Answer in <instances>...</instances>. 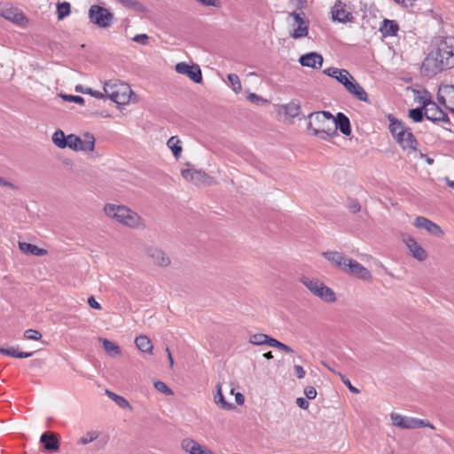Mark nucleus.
Segmentation results:
<instances>
[{
  "label": "nucleus",
  "mask_w": 454,
  "mask_h": 454,
  "mask_svg": "<svg viewBox=\"0 0 454 454\" xmlns=\"http://www.w3.org/2000/svg\"><path fill=\"white\" fill-rule=\"evenodd\" d=\"M454 66V38L441 39L434 49L425 58L421 73L425 76L432 77L442 71Z\"/></svg>",
  "instance_id": "f257e3e1"
},
{
  "label": "nucleus",
  "mask_w": 454,
  "mask_h": 454,
  "mask_svg": "<svg viewBox=\"0 0 454 454\" xmlns=\"http://www.w3.org/2000/svg\"><path fill=\"white\" fill-rule=\"evenodd\" d=\"M106 215L121 224L137 230L145 228V220L135 211L123 205L106 204L104 207Z\"/></svg>",
  "instance_id": "f03ea898"
},
{
  "label": "nucleus",
  "mask_w": 454,
  "mask_h": 454,
  "mask_svg": "<svg viewBox=\"0 0 454 454\" xmlns=\"http://www.w3.org/2000/svg\"><path fill=\"white\" fill-rule=\"evenodd\" d=\"M309 121L308 129L312 130L313 135L321 139H326L336 135L334 116L326 111L311 113L308 115Z\"/></svg>",
  "instance_id": "7ed1b4c3"
},
{
  "label": "nucleus",
  "mask_w": 454,
  "mask_h": 454,
  "mask_svg": "<svg viewBox=\"0 0 454 454\" xmlns=\"http://www.w3.org/2000/svg\"><path fill=\"white\" fill-rule=\"evenodd\" d=\"M104 92L112 101L118 105H127L133 94L129 85L118 81L109 80L104 85Z\"/></svg>",
  "instance_id": "20e7f679"
},
{
  "label": "nucleus",
  "mask_w": 454,
  "mask_h": 454,
  "mask_svg": "<svg viewBox=\"0 0 454 454\" xmlns=\"http://www.w3.org/2000/svg\"><path fill=\"white\" fill-rule=\"evenodd\" d=\"M390 420L393 426L401 429H417L421 427L434 429V427L427 420L404 416L397 412L390 413Z\"/></svg>",
  "instance_id": "39448f33"
},
{
  "label": "nucleus",
  "mask_w": 454,
  "mask_h": 454,
  "mask_svg": "<svg viewBox=\"0 0 454 454\" xmlns=\"http://www.w3.org/2000/svg\"><path fill=\"white\" fill-rule=\"evenodd\" d=\"M68 148L74 151L92 152L95 148V137L90 132L84 133L82 137L68 135Z\"/></svg>",
  "instance_id": "423d86ee"
},
{
  "label": "nucleus",
  "mask_w": 454,
  "mask_h": 454,
  "mask_svg": "<svg viewBox=\"0 0 454 454\" xmlns=\"http://www.w3.org/2000/svg\"><path fill=\"white\" fill-rule=\"evenodd\" d=\"M424 114L427 120L434 122L443 121L450 123L446 113H444L434 102H432L427 97L422 98Z\"/></svg>",
  "instance_id": "0eeeda50"
},
{
  "label": "nucleus",
  "mask_w": 454,
  "mask_h": 454,
  "mask_svg": "<svg viewBox=\"0 0 454 454\" xmlns=\"http://www.w3.org/2000/svg\"><path fill=\"white\" fill-rule=\"evenodd\" d=\"M90 21L100 27H108L113 22V14L106 8L92 5L89 10Z\"/></svg>",
  "instance_id": "6e6552de"
},
{
  "label": "nucleus",
  "mask_w": 454,
  "mask_h": 454,
  "mask_svg": "<svg viewBox=\"0 0 454 454\" xmlns=\"http://www.w3.org/2000/svg\"><path fill=\"white\" fill-rule=\"evenodd\" d=\"M343 272L364 281H372V279L371 271L351 258H348Z\"/></svg>",
  "instance_id": "1a4fd4ad"
},
{
  "label": "nucleus",
  "mask_w": 454,
  "mask_h": 454,
  "mask_svg": "<svg viewBox=\"0 0 454 454\" xmlns=\"http://www.w3.org/2000/svg\"><path fill=\"white\" fill-rule=\"evenodd\" d=\"M145 252L152 262L159 267H168L171 262L167 253L154 245L145 246Z\"/></svg>",
  "instance_id": "9d476101"
},
{
  "label": "nucleus",
  "mask_w": 454,
  "mask_h": 454,
  "mask_svg": "<svg viewBox=\"0 0 454 454\" xmlns=\"http://www.w3.org/2000/svg\"><path fill=\"white\" fill-rule=\"evenodd\" d=\"M289 16L294 19V23L292 24L293 31L290 35L294 39L307 36L309 26L308 21L304 19V13L293 12L289 13Z\"/></svg>",
  "instance_id": "9b49d317"
},
{
  "label": "nucleus",
  "mask_w": 454,
  "mask_h": 454,
  "mask_svg": "<svg viewBox=\"0 0 454 454\" xmlns=\"http://www.w3.org/2000/svg\"><path fill=\"white\" fill-rule=\"evenodd\" d=\"M181 174L186 181L191 182L196 185L214 184V179L201 170L186 168L183 169Z\"/></svg>",
  "instance_id": "f8f14e48"
},
{
  "label": "nucleus",
  "mask_w": 454,
  "mask_h": 454,
  "mask_svg": "<svg viewBox=\"0 0 454 454\" xmlns=\"http://www.w3.org/2000/svg\"><path fill=\"white\" fill-rule=\"evenodd\" d=\"M437 99L448 110L454 113V85H441L438 89Z\"/></svg>",
  "instance_id": "ddd939ff"
},
{
  "label": "nucleus",
  "mask_w": 454,
  "mask_h": 454,
  "mask_svg": "<svg viewBox=\"0 0 454 454\" xmlns=\"http://www.w3.org/2000/svg\"><path fill=\"white\" fill-rule=\"evenodd\" d=\"M175 70L178 74L187 75L196 83H200L202 82L201 70L198 65H189L185 62H180L176 65Z\"/></svg>",
  "instance_id": "4468645a"
},
{
  "label": "nucleus",
  "mask_w": 454,
  "mask_h": 454,
  "mask_svg": "<svg viewBox=\"0 0 454 454\" xmlns=\"http://www.w3.org/2000/svg\"><path fill=\"white\" fill-rule=\"evenodd\" d=\"M181 449L188 454H215L210 449L200 444L192 438L186 437L181 441Z\"/></svg>",
  "instance_id": "2eb2a0df"
},
{
  "label": "nucleus",
  "mask_w": 454,
  "mask_h": 454,
  "mask_svg": "<svg viewBox=\"0 0 454 454\" xmlns=\"http://www.w3.org/2000/svg\"><path fill=\"white\" fill-rule=\"evenodd\" d=\"M332 18L335 21H339L340 23L350 22L353 20V14L346 9L344 4L340 1L335 3L334 6L332 9Z\"/></svg>",
  "instance_id": "dca6fc26"
},
{
  "label": "nucleus",
  "mask_w": 454,
  "mask_h": 454,
  "mask_svg": "<svg viewBox=\"0 0 454 454\" xmlns=\"http://www.w3.org/2000/svg\"><path fill=\"white\" fill-rule=\"evenodd\" d=\"M324 73L336 79L340 83H341L345 88L348 85V83L353 80V76L346 69H340L337 67H329L324 71Z\"/></svg>",
  "instance_id": "f3484780"
},
{
  "label": "nucleus",
  "mask_w": 454,
  "mask_h": 454,
  "mask_svg": "<svg viewBox=\"0 0 454 454\" xmlns=\"http://www.w3.org/2000/svg\"><path fill=\"white\" fill-rule=\"evenodd\" d=\"M402 149L407 152L408 154L416 153L418 141L411 130H408L403 136L395 140Z\"/></svg>",
  "instance_id": "a211bd4d"
},
{
  "label": "nucleus",
  "mask_w": 454,
  "mask_h": 454,
  "mask_svg": "<svg viewBox=\"0 0 454 454\" xmlns=\"http://www.w3.org/2000/svg\"><path fill=\"white\" fill-rule=\"evenodd\" d=\"M414 225L417 228L427 230L430 234L435 235V236H442L443 234V231L442 228L430 221L427 218H425L423 216H418L415 218Z\"/></svg>",
  "instance_id": "6ab92c4d"
},
{
  "label": "nucleus",
  "mask_w": 454,
  "mask_h": 454,
  "mask_svg": "<svg viewBox=\"0 0 454 454\" xmlns=\"http://www.w3.org/2000/svg\"><path fill=\"white\" fill-rule=\"evenodd\" d=\"M299 62L303 67L317 69L323 65V57L317 52H309L301 56Z\"/></svg>",
  "instance_id": "aec40b11"
},
{
  "label": "nucleus",
  "mask_w": 454,
  "mask_h": 454,
  "mask_svg": "<svg viewBox=\"0 0 454 454\" xmlns=\"http://www.w3.org/2000/svg\"><path fill=\"white\" fill-rule=\"evenodd\" d=\"M404 242L414 258L419 261L426 260L427 252L413 238L409 237L404 239Z\"/></svg>",
  "instance_id": "412c9836"
},
{
  "label": "nucleus",
  "mask_w": 454,
  "mask_h": 454,
  "mask_svg": "<svg viewBox=\"0 0 454 454\" xmlns=\"http://www.w3.org/2000/svg\"><path fill=\"white\" fill-rule=\"evenodd\" d=\"M324 257L329 261L335 267L339 268L343 271L345 265L348 260V257L344 256L341 253L336 251H328L323 253Z\"/></svg>",
  "instance_id": "4be33fe9"
},
{
  "label": "nucleus",
  "mask_w": 454,
  "mask_h": 454,
  "mask_svg": "<svg viewBox=\"0 0 454 454\" xmlns=\"http://www.w3.org/2000/svg\"><path fill=\"white\" fill-rule=\"evenodd\" d=\"M353 97L363 102H369L368 95L364 89L353 78L345 88Z\"/></svg>",
  "instance_id": "5701e85b"
},
{
  "label": "nucleus",
  "mask_w": 454,
  "mask_h": 454,
  "mask_svg": "<svg viewBox=\"0 0 454 454\" xmlns=\"http://www.w3.org/2000/svg\"><path fill=\"white\" fill-rule=\"evenodd\" d=\"M313 295L317 296L325 302H334L337 299L335 293L326 285L322 283L317 288V291Z\"/></svg>",
  "instance_id": "b1692460"
},
{
  "label": "nucleus",
  "mask_w": 454,
  "mask_h": 454,
  "mask_svg": "<svg viewBox=\"0 0 454 454\" xmlns=\"http://www.w3.org/2000/svg\"><path fill=\"white\" fill-rule=\"evenodd\" d=\"M334 124L336 126V130L340 129L343 135L348 136L351 133L350 121L344 114H337L334 117Z\"/></svg>",
  "instance_id": "393cba45"
},
{
  "label": "nucleus",
  "mask_w": 454,
  "mask_h": 454,
  "mask_svg": "<svg viewBox=\"0 0 454 454\" xmlns=\"http://www.w3.org/2000/svg\"><path fill=\"white\" fill-rule=\"evenodd\" d=\"M389 131L395 140L410 130L401 121H398L397 119L389 117Z\"/></svg>",
  "instance_id": "a878e982"
},
{
  "label": "nucleus",
  "mask_w": 454,
  "mask_h": 454,
  "mask_svg": "<svg viewBox=\"0 0 454 454\" xmlns=\"http://www.w3.org/2000/svg\"><path fill=\"white\" fill-rule=\"evenodd\" d=\"M40 441L48 451L58 450L59 448V441L53 434L43 433L40 437Z\"/></svg>",
  "instance_id": "bb28decb"
},
{
  "label": "nucleus",
  "mask_w": 454,
  "mask_h": 454,
  "mask_svg": "<svg viewBox=\"0 0 454 454\" xmlns=\"http://www.w3.org/2000/svg\"><path fill=\"white\" fill-rule=\"evenodd\" d=\"M19 247L20 251L26 254L42 256L47 254V251L45 249L40 248L35 245L29 244L27 242H19Z\"/></svg>",
  "instance_id": "cd10ccee"
},
{
  "label": "nucleus",
  "mask_w": 454,
  "mask_h": 454,
  "mask_svg": "<svg viewBox=\"0 0 454 454\" xmlns=\"http://www.w3.org/2000/svg\"><path fill=\"white\" fill-rule=\"evenodd\" d=\"M299 281L312 294H316L317 288L323 283L318 278H311L306 275L300 277Z\"/></svg>",
  "instance_id": "c85d7f7f"
},
{
  "label": "nucleus",
  "mask_w": 454,
  "mask_h": 454,
  "mask_svg": "<svg viewBox=\"0 0 454 454\" xmlns=\"http://www.w3.org/2000/svg\"><path fill=\"white\" fill-rule=\"evenodd\" d=\"M3 16L18 25H22L26 21V17L17 9H7L4 12Z\"/></svg>",
  "instance_id": "c756f323"
},
{
  "label": "nucleus",
  "mask_w": 454,
  "mask_h": 454,
  "mask_svg": "<svg viewBox=\"0 0 454 454\" xmlns=\"http://www.w3.org/2000/svg\"><path fill=\"white\" fill-rule=\"evenodd\" d=\"M399 27L397 23L394 20H384L382 25L380 27V32L384 36H393L395 35Z\"/></svg>",
  "instance_id": "7c9ffc66"
},
{
  "label": "nucleus",
  "mask_w": 454,
  "mask_h": 454,
  "mask_svg": "<svg viewBox=\"0 0 454 454\" xmlns=\"http://www.w3.org/2000/svg\"><path fill=\"white\" fill-rule=\"evenodd\" d=\"M136 347L142 352L152 353L153 346L145 335H139L135 339Z\"/></svg>",
  "instance_id": "2f4dec72"
},
{
  "label": "nucleus",
  "mask_w": 454,
  "mask_h": 454,
  "mask_svg": "<svg viewBox=\"0 0 454 454\" xmlns=\"http://www.w3.org/2000/svg\"><path fill=\"white\" fill-rule=\"evenodd\" d=\"M99 341L103 344L105 351L112 357L119 356L121 354V350L118 345L106 340L99 339Z\"/></svg>",
  "instance_id": "473e14b6"
},
{
  "label": "nucleus",
  "mask_w": 454,
  "mask_h": 454,
  "mask_svg": "<svg viewBox=\"0 0 454 454\" xmlns=\"http://www.w3.org/2000/svg\"><path fill=\"white\" fill-rule=\"evenodd\" d=\"M168 147L171 150L174 157L179 159L181 156L183 148L181 146V141L176 136L171 137L167 142Z\"/></svg>",
  "instance_id": "72a5a7b5"
},
{
  "label": "nucleus",
  "mask_w": 454,
  "mask_h": 454,
  "mask_svg": "<svg viewBox=\"0 0 454 454\" xmlns=\"http://www.w3.org/2000/svg\"><path fill=\"white\" fill-rule=\"evenodd\" d=\"M272 337L264 333H254L249 336V343L255 346L268 345L270 346Z\"/></svg>",
  "instance_id": "f704fd0d"
},
{
  "label": "nucleus",
  "mask_w": 454,
  "mask_h": 454,
  "mask_svg": "<svg viewBox=\"0 0 454 454\" xmlns=\"http://www.w3.org/2000/svg\"><path fill=\"white\" fill-rule=\"evenodd\" d=\"M285 114L291 118L297 117L301 112V105L297 100H292L288 104L283 106Z\"/></svg>",
  "instance_id": "c9c22d12"
},
{
  "label": "nucleus",
  "mask_w": 454,
  "mask_h": 454,
  "mask_svg": "<svg viewBox=\"0 0 454 454\" xmlns=\"http://www.w3.org/2000/svg\"><path fill=\"white\" fill-rule=\"evenodd\" d=\"M52 142L59 148H66L68 147V136L66 137L64 132L60 129L54 132L52 136Z\"/></svg>",
  "instance_id": "e433bc0d"
},
{
  "label": "nucleus",
  "mask_w": 454,
  "mask_h": 454,
  "mask_svg": "<svg viewBox=\"0 0 454 454\" xmlns=\"http://www.w3.org/2000/svg\"><path fill=\"white\" fill-rule=\"evenodd\" d=\"M106 394L107 395V396L109 398H111L119 407L122 408V409H129L130 410L131 409V406L129 404V403L128 402L127 399H125L124 397L121 396V395H116L115 393L110 391V390H106Z\"/></svg>",
  "instance_id": "4c0bfd02"
},
{
  "label": "nucleus",
  "mask_w": 454,
  "mask_h": 454,
  "mask_svg": "<svg viewBox=\"0 0 454 454\" xmlns=\"http://www.w3.org/2000/svg\"><path fill=\"white\" fill-rule=\"evenodd\" d=\"M0 353L17 358H27L32 356V352H19L13 347L10 348H0Z\"/></svg>",
  "instance_id": "58836bf2"
},
{
  "label": "nucleus",
  "mask_w": 454,
  "mask_h": 454,
  "mask_svg": "<svg viewBox=\"0 0 454 454\" xmlns=\"http://www.w3.org/2000/svg\"><path fill=\"white\" fill-rule=\"evenodd\" d=\"M215 402L217 405H219L222 409L224 410H231L234 408L233 404L226 402V400L224 399L220 385H217V393L215 396Z\"/></svg>",
  "instance_id": "ea45409f"
},
{
  "label": "nucleus",
  "mask_w": 454,
  "mask_h": 454,
  "mask_svg": "<svg viewBox=\"0 0 454 454\" xmlns=\"http://www.w3.org/2000/svg\"><path fill=\"white\" fill-rule=\"evenodd\" d=\"M71 12V6L70 4L67 2L60 3L57 5V13H58V19L63 20L67 16L70 14Z\"/></svg>",
  "instance_id": "a19ab883"
},
{
  "label": "nucleus",
  "mask_w": 454,
  "mask_h": 454,
  "mask_svg": "<svg viewBox=\"0 0 454 454\" xmlns=\"http://www.w3.org/2000/svg\"><path fill=\"white\" fill-rule=\"evenodd\" d=\"M228 81L235 93H239L242 90V85L239 77L236 74H228Z\"/></svg>",
  "instance_id": "79ce46f5"
},
{
  "label": "nucleus",
  "mask_w": 454,
  "mask_h": 454,
  "mask_svg": "<svg viewBox=\"0 0 454 454\" xmlns=\"http://www.w3.org/2000/svg\"><path fill=\"white\" fill-rule=\"evenodd\" d=\"M98 437V433L96 431H90L87 432L84 435H82L80 440L79 443L82 445H86L88 443L92 442L94 440H96Z\"/></svg>",
  "instance_id": "37998d69"
},
{
  "label": "nucleus",
  "mask_w": 454,
  "mask_h": 454,
  "mask_svg": "<svg viewBox=\"0 0 454 454\" xmlns=\"http://www.w3.org/2000/svg\"><path fill=\"white\" fill-rule=\"evenodd\" d=\"M423 116H425V114L422 108H414L409 111V117L415 122L421 121Z\"/></svg>",
  "instance_id": "c03bdc74"
},
{
  "label": "nucleus",
  "mask_w": 454,
  "mask_h": 454,
  "mask_svg": "<svg viewBox=\"0 0 454 454\" xmlns=\"http://www.w3.org/2000/svg\"><path fill=\"white\" fill-rule=\"evenodd\" d=\"M270 347L278 348H279L285 352H287V353L293 352V349L289 346H287L285 343L280 342L279 340H278L274 338H272V340H270Z\"/></svg>",
  "instance_id": "a18cd8bd"
},
{
  "label": "nucleus",
  "mask_w": 454,
  "mask_h": 454,
  "mask_svg": "<svg viewBox=\"0 0 454 454\" xmlns=\"http://www.w3.org/2000/svg\"><path fill=\"white\" fill-rule=\"evenodd\" d=\"M153 385H154V387L158 391H160L167 395H170L173 394L172 390L163 381L157 380L154 382Z\"/></svg>",
  "instance_id": "49530a36"
},
{
  "label": "nucleus",
  "mask_w": 454,
  "mask_h": 454,
  "mask_svg": "<svg viewBox=\"0 0 454 454\" xmlns=\"http://www.w3.org/2000/svg\"><path fill=\"white\" fill-rule=\"evenodd\" d=\"M24 336L27 340H38L42 338V333L37 330L28 329L25 331Z\"/></svg>",
  "instance_id": "de8ad7c7"
},
{
  "label": "nucleus",
  "mask_w": 454,
  "mask_h": 454,
  "mask_svg": "<svg viewBox=\"0 0 454 454\" xmlns=\"http://www.w3.org/2000/svg\"><path fill=\"white\" fill-rule=\"evenodd\" d=\"M61 98L65 100V101H68V102H74V103H76V104H80V105H82L84 103V99L83 98L80 97V96H74V95H61Z\"/></svg>",
  "instance_id": "09e8293b"
},
{
  "label": "nucleus",
  "mask_w": 454,
  "mask_h": 454,
  "mask_svg": "<svg viewBox=\"0 0 454 454\" xmlns=\"http://www.w3.org/2000/svg\"><path fill=\"white\" fill-rule=\"evenodd\" d=\"M304 395L308 399L312 400L317 396V390L314 387L308 386L304 388Z\"/></svg>",
  "instance_id": "8fccbe9b"
},
{
  "label": "nucleus",
  "mask_w": 454,
  "mask_h": 454,
  "mask_svg": "<svg viewBox=\"0 0 454 454\" xmlns=\"http://www.w3.org/2000/svg\"><path fill=\"white\" fill-rule=\"evenodd\" d=\"M339 375L340 376L341 378V380L342 382L344 383V385L349 389L350 392L354 393V394H358L359 393V390L354 387L351 382L349 381V380L346 379L343 375H341L340 373H339Z\"/></svg>",
  "instance_id": "3c124183"
},
{
  "label": "nucleus",
  "mask_w": 454,
  "mask_h": 454,
  "mask_svg": "<svg viewBox=\"0 0 454 454\" xmlns=\"http://www.w3.org/2000/svg\"><path fill=\"white\" fill-rule=\"evenodd\" d=\"M84 94H89L96 98H103L106 96L105 92L94 90L90 88H86L84 90Z\"/></svg>",
  "instance_id": "603ef678"
},
{
  "label": "nucleus",
  "mask_w": 454,
  "mask_h": 454,
  "mask_svg": "<svg viewBox=\"0 0 454 454\" xmlns=\"http://www.w3.org/2000/svg\"><path fill=\"white\" fill-rule=\"evenodd\" d=\"M148 40V36L145 34H139L133 37V41L138 43L140 44H146Z\"/></svg>",
  "instance_id": "864d4df0"
},
{
  "label": "nucleus",
  "mask_w": 454,
  "mask_h": 454,
  "mask_svg": "<svg viewBox=\"0 0 454 454\" xmlns=\"http://www.w3.org/2000/svg\"><path fill=\"white\" fill-rule=\"evenodd\" d=\"M290 2L295 6L298 10H302L307 5V0H290Z\"/></svg>",
  "instance_id": "5fc2aeb1"
},
{
  "label": "nucleus",
  "mask_w": 454,
  "mask_h": 454,
  "mask_svg": "<svg viewBox=\"0 0 454 454\" xmlns=\"http://www.w3.org/2000/svg\"><path fill=\"white\" fill-rule=\"evenodd\" d=\"M296 404L301 409H308L309 403L303 397H298L296 399Z\"/></svg>",
  "instance_id": "6e6d98bb"
},
{
  "label": "nucleus",
  "mask_w": 454,
  "mask_h": 454,
  "mask_svg": "<svg viewBox=\"0 0 454 454\" xmlns=\"http://www.w3.org/2000/svg\"><path fill=\"white\" fill-rule=\"evenodd\" d=\"M247 99L250 102L255 103V104H258L259 102L263 101V99L260 96L256 95L255 93H249L247 96Z\"/></svg>",
  "instance_id": "4d7b16f0"
},
{
  "label": "nucleus",
  "mask_w": 454,
  "mask_h": 454,
  "mask_svg": "<svg viewBox=\"0 0 454 454\" xmlns=\"http://www.w3.org/2000/svg\"><path fill=\"white\" fill-rule=\"evenodd\" d=\"M294 372L298 379H303L305 377V371L301 365H294Z\"/></svg>",
  "instance_id": "13d9d810"
},
{
  "label": "nucleus",
  "mask_w": 454,
  "mask_h": 454,
  "mask_svg": "<svg viewBox=\"0 0 454 454\" xmlns=\"http://www.w3.org/2000/svg\"><path fill=\"white\" fill-rule=\"evenodd\" d=\"M88 304L90 308L95 309H101V305L95 300L94 297H90L88 299Z\"/></svg>",
  "instance_id": "bf43d9fd"
},
{
  "label": "nucleus",
  "mask_w": 454,
  "mask_h": 454,
  "mask_svg": "<svg viewBox=\"0 0 454 454\" xmlns=\"http://www.w3.org/2000/svg\"><path fill=\"white\" fill-rule=\"evenodd\" d=\"M396 3L402 4L404 6H411L416 0H395Z\"/></svg>",
  "instance_id": "052dcab7"
},
{
  "label": "nucleus",
  "mask_w": 454,
  "mask_h": 454,
  "mask_svg": "<svg viewBox=\"0 0 454 454\" xmlns=\"http://www.w3.org/2000/svg\"><path fill=\"white\" fill-rule=\"evenodd\" d=\"M0 185H2V186H8V187H11L12 189L15 188V186L12 184H11L10 182L6 181L5 179H4L1 176H0Z\"/></svg>",
  "instance_id": "680f3d73"
},
{
  "label": "nucleus",
  "mask_w": 454,
  "mask_h": 454,
  "mask_svg": "<svg viewBox=\"0 0 454 454\" xmlns=\"http://www.w3.org/2000/svg\"><path fill=\"white\" fill-rule=\"evenodd\" d=\"M166 352L168 354V362H169V366L172 368L174 366V360H173V357H172V355H171V352H170L168 347L166 348Z\"/></svg>",
  "instance_id": "e2e57ef3"
},
{
  "label": "nucleus",
  "mask_w": 454,
  "mask_h": 454,
  "mask_svg": "<svg viewBox=\"0 0 454 454\" xmlns=\"http://www.w3.org/2000/svg\"><path fill=\"white\" fill-rule=\"evenodd\" d=\"M236 403L238 404H243L244 403V396L240 393H238L236 395Z\"/></svg>",
  "instance_id": "0e129e2a"
},
{
  "label": "nucleus",
  "mask_w": 454,
  "mask_h": 454,
  "mask_svg": "<svg viewBox=\"0 0 454 454\" xmlns=\"http://www.w3.org/2000/svg\"><path fill=\"white\" fill-rule=\"evenodd\" d=\"M361 209V207L358 203H354L352 206H351V210L354 212V213H356L358 211H360Z\"/></svg>",
  "instance_id": "69168bd1"
},
{
  "label": "nucleus",
  "mask_w": 454,
  "mask_h": 454,
  "mask_svg": "<svg viewBox=\"0 0 454 454\" xmlns=\"http://www.w3.org/2000/svg\"><path fill=\"white\" fill-rule=\"evenodd\" d=\"M444 181L446 182L449 187L454 189V181L450 180L449 177H445Z\"/></svg>",
  "instance_id": "338daca9"
},
{
  "label": "nucleus",
  "mask_w": 454,
  "mask_h": 454,
  "mask_svg": "<svg viewBox=\"0 0 454 454\" xmlns=\"http://www.w3.org/2000/svg\"><path fill=\"white\" fill-rule=\"evenodd\" d=\"M415 154V157H418L419 159H423L426 157L427 154L423 153L422 152H418V150L416 151V153H413Z\"/></svg>",
  "instance_id": "774afa93"
}]
</instances>
